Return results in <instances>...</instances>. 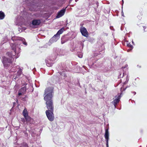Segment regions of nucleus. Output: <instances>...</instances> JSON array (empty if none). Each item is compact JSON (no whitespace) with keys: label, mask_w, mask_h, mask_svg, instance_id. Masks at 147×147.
I'll list each match as a JSON object with an SVG mask.
<instances>
[{"label":"nucleus","mask_w":147,"mask_h":147,"mask_svg":"<svg viewBox=\"0 0 147 147\" xmlns=\"http://www.w3.org/2000/svg\"><path fill=\"white\" fill-rule=\"evenodd\" d=\"M13 50L14 51L15 54L16 55L17 54L18 56H15V55H12L11 53L10 52H8L7 55L8 57H3L2 58V62L5 67H6L9 65V63H11L13 60L14 58L16 59L19 56V55L20 53V48L18 47L17 46L16 44H11V45Z\"/></svg>","instance_id":"obj_1"},{"label":"nucleus","mask_w":147,"mask_h":147,"mask_svg":"<svg viewBox=\"0 0 147 147\" xmlns=\"http://www.w3.org/2000/svg\"><path fill=\"white\" fill-rule=\"evenodd\" d=\"M53 88L51 87L46 88L45 91V96L44 99L46 101V106L48 110L53 111L54 106L52 98L53 94Z\"/></svg>","instance_id":"obj_2"},{"label":"nucleus","mask_w":147,"mask_h":147,"mask_svg":"<svg viewBox=\"0 0 147 147\" xmlns=\"http://www.w3.org/2000/svg\"><path fill=\"white\" fill-rule=\"evenodd\" d=\"M64 29L63 28H62L60 29L57 32L56 34H55L49 40V43L50 44L56 42L60 38V34H62Z\"/></svg>","instance_id":"obj_3"},{"label":"nucleus","mask_w":147,"mask_h":147,"mask_svg":"<svg viewBox=\"0 0 147 147\" xmlns=\"http://www.w3.org/2000/svg\"><path fill=\"white\" fill-rule=\"evenodd\" d=\"M30 1L32 2V3H30L29 5L30 6L29 9L31 11H36L39 9L38 6V3H37V1L36 0L33 1H32V0H30Z\"/></svg>","instance_id":"obj_4"},{"label":"nucleus","mask_w":147,"mask_h":147,"mask_svg":"<svg viewBox=\"0 0 147 147\" xmlns=\"http://www.w3.org/2000/svg\"><path fill=\"white\" fill-rule=\"evenodd\" d=\"M126 88L127 87L125 88H123L122 87L120 89L121 91V94L120 95L119 94H118L117 96H115V99H114L113 101L112 102V103L114 105V106L115 108L116 107V105L119 102L120 98L121 97V95L122 94V91H125L126 89Z\"/></svg>","instance_id":"obj_5"},{"label":"nucleus","mask_w":147,"mask_h":147,"mask_svg":"<svg viewBox=\"0 0 147 147\" xmlns=\"http://www.w3.org/2000/svg\"><path fill=\"white\" fill-rule=\"evenodd\" d=\"M46 113L48 119L50 121H52L54 120V116L53 111H50L49 110H46Z\"/></svg>","instance_id":"obj_6"},{"label":"nucleus","mask_w":147,"mask_h":147,"mask_svg":"<svg viewBox=\"0 0 147 147\" xmlns=\"http://www.w3.org/2000/svg\"><path fill=\"white\" fill-rule=\"evenodd\" d=\"M91 61L88 62V65L91 66V67L95 68L96 67H99L100 66L98 62L96 61L94 58H91Z\"/></svg>","instance_id":"obj_7"},{"label":"nucleus","mask_w":147,"mask_h":147,"mask_svg":"<svg viewBox=\"0 0 147 147\" xmlns=\"http://www.w3.org/2000/svg\"><path fill=\"white\" fill-rule=\"evenodd\" d=\"M56 59V57H55L53 58H49L46 59L45 62L47 66L49 67L51 66L53 64L52 62L54 61Z\"/></svg>","instance_id":"obj_8"},{"label":"nucleus","mask_w":147,"mask_h":147,"mask_svg":"<svg viewBox=\"0 0 147 147\" xmlns=\"http://www.w3.org/2000/svg\"><path fill=\"white\" fill-rule=\"evenodd\" d=\"M105 138L106 141V146L107 147H109L108 141L109 140V133L108 129H106L105 130Z\"/></svg>","instance_id":"obj_9"},{"label":"nucleus","mask_w":147,"mask_h":147,"mask_svg":"<svg viewBox=\"0 0 147 147\" xmlns=\"http://www.w3.org/2000/svg\"><path fill=\"white\" fill-rule=\"evenodd\" d=\"M26 87L24 86L20 89L18 91V96L19 97L21 96H22L26 93Z\"/></svg>","instance_id":"obj_10"},{"label":"nucleus","mask_w":147,"mask_h":147,"mask_svg":"<svg viewBox=\"0 0 147 147\" xmlns=\"http://www.w3.org/2000/svg\"><path fill=\"white\" fill-rule=\"evenodd\" d=\"M80 32L83 36L87 37L88 36V32L86 29L83 26H81L80 28Z\"/></svg>","instance_id":"obj_11"},{"label":"nucleus","mask_w":147,"mask_h":147,"mask_svg":"<svg viewBox=\"0 0 147 147\" xmlns=\"http://www.w3.org/2000/svg\"><path fill=\"white\" fill-rule=\"evenodd\" d=\"M66 8L63 9L59 11L57 13V15L56 16L57 18H59L63 16L65 14V11Z\"/></svg>","instance_id":"obj_12"},{"label":"nucleus","mask_w":147,"mask_h":147,"mask_svg":"<svg viewBox=\"0 0 147 147\" xmlns=\"http://www.w3.org/2000/svg\"><path fill=\"white\" fill-rule=\"evenodd\" d=\"M18 70L17 71L16 76H14L13 77V79L16 80L19 77L22 73V69L19 67L18 68Z\"/></svg>","instance_id":"obj_13"},{"label":"nucleus","mask_w":147,"mask_h":147,"mask_svg":"<svg viewBox=\"0 0 147 147\" xmlns=\"http://www.w3.org/2000/svg\"><path fill=\"white\" fill-rule=\"evenodd\" d=\"M41 23V21L39 19L34 20L32 22V24L33 26H37Z\"/></svg>","instance_id":"obj_14"},{"label":"nucleus","mask_w":147,"mask_h":147,"mask_svg":"<svg viewBox=\"0 0 147 147\" xmlns=\"http://www.w3.org/2000/svg\"><path fill=\"white\" fill-rule=\"evenodd\" d=\"M26 121L27 122L29 123H32V121H33V119H32L28 115L24 117Z\"/></svg>","instance_id":"obj_15"},{"label":"nucleus","mask_w":147,"mask_h":147,"mask_svg":"<svg viewBox=\"0 0 147 147\" xmlns=\"http://www.w3.org/2000/svg\"><path fill=\"white\" fill-rule=\"evenodd\" d=\"M68 39L67 38H65V36H63L61 38V42L62 44L65 43L66 42Z\"/></svg>","instance_id":"obj_16"},{"label":"nucleus","mask_w":147,"mask_h":147,"mask_svg":"<svg viewBox=\"0 0 147 147\" xmlns=\"http://www.w3.org/2000/svg\"><path fill=\"white\" fill-rule=\"evenodd\" d=\"M18 40L21 41L22 43L26 46L27 45V43L25 42V40L24 38L20 37L18 38Z\"/></svg>","instance_id":"obj_17"},{"label":"nucleus","mask_w":147,"mask_h":147,"mask_svg":"<svg viewBox=\"0 0 147 147\" xmlns=\"http://www.w3.org/2000/svg\"><path fill=\"white\" fill-rule=\"evenodd\" d=\"M22 113L24 117L28 115V113L26 109H25L24 110Z\"/></svg>","instance_id":"obj_18"},{"label":"nucleus","mask_w":147,"mask_h":147,"mask_svg":"<svg viewBox=\"0 0 147 147\" xmlns=\"http://www.w3.org/2000/svg\"><path fill=\"white\" fill-rule=\"evenodd\" d=\"M63 51L61 50H58V51L57 55L60 56L63 55H64V53H63Z\"/></svg>","instance_id":"obj_19"},{"label":"nucleus","mask_w":147,"mask_h":147,"mask_svg":"<svg viewBox=\"0 0 147 147\" xmlns=\"http://www.w3.org/2000/svg\"><path fill=\"white\" fill-rule=\"evenodd\" d=\"M5 17L4 13L2 11H0V20L4 19Z\"/></svg>","instance_id":"obj_20"},{"label":"nucleus","mask_w":147,"mask_h":147,"mask_svg":"<svg viewBox=\"0 0 147 147\" xmlns=\"http://www.w3.org/2000/svg\"><path fill=\"white\" fill-rule=\"evenodd\" d=\"M127 45L128 47L130 48V50H132L133 48V46L131 45L130 43H128V42H127Z\"/></svg>","instance_id":"obj_21"},{"label":"nucleus","mask_w":147,"mask_h":147,"mask_svg":"<svg viewBox=\"0 0 147 147\" xmlns=\"http://www.w3.org/2000/svg\"><path fill=\"white\" fill-rule=\"evenodd\" d=\"M16 68L15 67H12L9 70L10 72H14L16 71Z\"/></svg>","instance_id":"obj_22"},{"label":"nucleus","mask_w":147,"mask_h":147,"mask_svg":"<svg viewBox=\"0 0 147 147\" xmlns=\"http://www.w3.org/2000/svg\"><path fill=\"white\" fill-rule=\"evenodd\" d=\"M40 16L39 13H36L33 14V16L34 18L39 17Z\"/></svg>","instance_id":"obj_23"},{"label":"nucleus","mask_w":147,"mask_h":147,"mask_svg":"<svg viewBox=\"0 0 147 147\" xmlns=\"http://www.w3.org/2000/svg\"><path fill=\"white\" fill-rule=\"evenodd\" d=\"M111 68V65H110L109 66L105 68V70L106 71H109Z\"/></svg>","instance_id":"obj_24"},{"label":"nucleus","mask_w":147,"mask_h":147,"mask_svg":"<svg viewBox=\"0 0 147 147\" xmlns=\"http://www.w3.org/2000/svg\"><path fill=\"white\" fill-rule=\"evenodd\" d=\"M60 74L62 76H63L64 77H65L66 76V75L65 74V73L64 71H63L61 72H60Z\"/></svg>","instance_id":"obj_25"},{"label":"nucleus","mask_w":147,"mask_h":147,"mask_svg":"<svg viewBox=\"0 0 147 147\" xmlns=\"http://www.w3.org/2000/svg\"><path fill=\"white\" fill-rule=\"evenodd\" d=\"M143 27L144 29V31H147V28H146V26H143Z\"/></svg>","instance_id":"obj_26"},{"label":"nucleus","mask_w":147,"mask_h":147,"mask_svg":"<svg viewBox=\"0 0 147 147\" xmlns=\"http://www.w3.org/2000/svg\"><path fill=\"white\" fill-rule=\"evenodd\" d=\"M22 122L24 123H25L26 122L25 119L24 118L22 119Z\"/></svg>","instance_id":"obj_27"},{"label":"nucleus","mask_w":147,"mask_h":147,"mask_svg":"<svg viewBox=\"0 0 147 147\" xmlns=\"http://www.w3.org/2000/svg\"><path fill=\"white\" fill-rule=\"evenodd\" d=\"M4 128L3 127H0V130L3 131L4 130Z\"/></svg>","instance_id":"obj_28"},{"label":"nucleus","mask_w":147,"mask_h":147,"mask_svg":"<svg viewBox=\"0 0 147 147\" xmlns=\"http://www.w3.org/2000/svg\"><path fill=\"white\" fill-rule=\"evenodd\" d=\"M54 142L55 143H56V144H57V141L56 140V139H54Z\"/></svg>","instance_id":"obj_29"},{"label":"nucleus","mask_w":147,"mask_h":147,"mask_svg":"<svg viewBox=\"0 0 147 147\" xmlns=\"http://www.w3.org/2000/svg\"><path fill=\"white\" fill-rule=\"evenodd\" d=\"M18 87H19V86L18 85H16L15 87H14V88H18Z\"/></svg>","instance_id":"obj_30"},{"label":"nucleus","mask_w":147,"mask_h":147,"mask_svg":"<svg viewBox=\"0 0 147 147\" xmlns=\"http://www.w3.org/2000/svg\"><path fill=\"white\" fill-rule=\"evenodd\" d=\"M131 93L134 94V95H135L136 94V92L134 91H132Z\"/></svg>","instance_id":"obj_31"},{"label":"nucleus","mask_w":147,"mask_h":147,"mask_svg":"<svg viewBox=\"0 0 147 147\" xmlns=\"http://www.w3.org/2000/svg\"><path fill=\"white\" fill-rule=\"evenodd\" d=\"M121 14H122V16H124V13H123V11H121Z\"/></svg>","instance_id":"obj_32"},{"label":"nucleus","mask_w":147,"mask_h":147,"mask_svg":"<svg viewBox=\"0 0 147 147\" xmlns=\"http://www.w3.org/2000/svg\"><path fill=\"white\" fill-rule=\"evenodd\" d=\"M130 49H129L127 50V51L128 52H129L131 50H130Z\"/></svg>","instance_id":"obj_33"},{"label":"nucleus","mask_w":147,"mask_h":147,"mask_svg":"<svg viewBox=\"0 0 147 147\" xmlns=\"http://www.w3.org/2000/svg\"><path fill=\"white\" fill-rule=\"evenodd\" d=\"M82 55H81L80 56H79L78 57H80V58H82Z\"/></svg>","instance_id":"obj_34"},{"label":"nucleus","mask_w":147,"mask_h":147,"mask_svg":"<svg viewBox=\"0 0 147 147\" xmlns=\"http://www.w3.org/2000/svg\"><path fill=\"white\" fill-rule=\"evenodd\" d=\"M125 75V73H123V76H122L121 77L122 78L123 76Z\"/></svg>","instance_id":"obj_35"},{"label":"nucleus","mask_w":147,"mask_h":147,"mask_svg":"<svg viewBox=\"0 0 147 147\" xmlns=\"http://www.w3.org/2000/svg\"><path fill=\"white\" fill-rule=\"evenodd\" d=\"M121 74H120V75H119V76H118V78H121Z\"/></svg>","instance_id":"obj_36"},{"label":"nucleus","mask_w":147,"mask_h":147,"mask_svg":"<svg viewBox=\"0 0 147 147\" xmlns=\"http://www.w3.org/2000/svg\"><path fill=\"white\" fill-rule=\"evenodd\" d=\"M127 65H126L125 67H124V68H125V67H127Z\"/></svg>","instance_id":"obj_37"},{"label":"nucleus","mask_w":147,"mask_h":147,"mask_svg":"<svg viewBox=\"0 0 147 147\" xmlns=\"http://www.w3.org/2000/svg\"><path fill=\"white\" fill-rule=\"evenodd\" d=\"M4 42L2 43H1V44H4V42Z\"/></svg>","instance_id":"obj_38"},{"label":"nucleus","mask_w":147,"mask_h":147,"mask_svg":"<svg viewBox=\"0 0 147 147\" xmlns=\"http://www.w3.org/2000/svg\"><path fill=\"white\" fill-rule=\"evenodd\" d=\"M16 67L17 68H18V66H16Z\"/></svg>","instance_id":"obj_39"},{"label":"nucleus","mask_w":147,"mask_h":147,"mask_svg":"<svg viewBox=\"0 0 147 147\" xmlns=\"http://www.w3.org/2000/svg\"><path fill=\"white\" fill-rule=\"evenodd\" d=\"M78 1V0H75L76 2H77Z\"/></svg>","instance_id":"obj_40"},{"label":"nucleus","mask_w":147,"mask_h":147,"mask_svg":"<svg viewBox=\"0 0 147 147\" xmlns=\"http://www.w3.org/2000/svg\"><path fill=\"white\" fill-rule=\"evenodd\" d=\"M28 1V0H27L26 1V2H27Z\"/></svg>","instance_id":"obj_41"},{"label":"nucleus","mask_w":147,"mask_h":147,"mask_svg":"<svg viewBox=\"0 0 147 147\" xmlns=\"http://www.w3.org/2000/svg\"><path fill=\"white\" fill-rule=\"evenodd\" d=\"M122 1L123 2V0H122Z\"/></svg>","instance_id":"obj_42"},{"label":"nucleus","mask_w":147,"mask_h":147,"mask_svg":"<svg viewBox=\"0 0 147 147\" xmlns=\"http://www.w3.org/2000/svg\"><path fill=\"white\" fill-rule=\"evenodd\" d=\"M87 61V60H85V61Z\"/></svg>","instance_id":"obj_43"},{"label":"nucleus","mask_w":147,"mask_h":147,"mask_svg":"<svg viewBox=\"0 0 147 147\" xmlns=\"http://www.w3.org/2000/svg\"><path fill=\"white\" fill-rule=\"evenodd\" d=\"M127 81H128V80H129V79H127Z\"/></svg>","instance_id":"obj_44"}]
</instances>
